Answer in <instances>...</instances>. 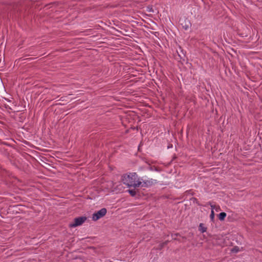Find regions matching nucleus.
<instances>
[{
    "instance_id": "obj_1",
    "label": "nucleus",
    "mask_w": 262,
    "mask_h": 262,
    "mask_svg": "<svg viewBox=\"0 0 262 262\" xmlns=\"http://www.w3.org/2000/svg\"><path fill=\"white\" fill-rule=\"evenodd\" d=\"M121 181L123 184L127 185L128 187H138L142 184V181L138 178V175L136 172L123 174L122 176Z\"/></svg>"
},
{
    "instance_id": "obj_2",
    "label": "nucleus",
    "mask_w": 262,
    "mask_h": 262,
    "mask_svg": "<svg viewBox=\"0 0 262 262\" xmlns=\"http://www.w3.org/2000/svg\"><path fill=\"white\" fill-rule=\"evenodd\" d=\"M107 212V210L105 208H103L97 212H95L93 214V220L94 221H96L98 220L99 219L103 217Z\"/></svg>"
},
{
    "instance_id": "obj_3",
    "label": "nucleus",
    "mask_w": 262,
    "mask_h": 262,
    "mask_svg": "<svg viewBox=\"0 0 262 262\" xmlns=\"http://www.w3.org/2000/svg\"><path fill=\"white\" fill-rule=\"evenodd\" d=\"M86 220L85 216H80L74 219V222L70 225L71 227H75L82 225Z\"/></svg>"
},
{
    "instance_id": "obj_4",
    "label": "nucleus",
    "mask_w": 262,
    "mask_h": 262,
    "mask_svg": "<svg viewBox=\"0 0 262 262\" xmlns=\"http://www.w3.org/2000/svg\"><path fill=\"white\" fill-rule=\"evenodd\" d=\"M142 180L141 186L144 187H147L149 186H150L152 185H154L155 183H156V180H154L152 179H150V180Z\"/></svg>"
},
{
    "instance_id": "obj_5",
    "label": "nucleus",
    "mask_w": 262,
    "mask_h": 262,
    "mask_svg": "<svg viewBox=\"0 0 262 262\" xmlns=\"http://www.w3.org/2000/svg\"><path fill=\"white\" fill-rule=\"evenodd\" d=\"M199 229L202 233H204L206 231L207 228L204 227V225L203 223H201L199 225Z\"/></svg>"
},
{
    "instance_id": "obj_6",
    "label": "nucleus",
    "mask_w": 262,
    "mask_h": 262,
    "mask_svg": "<svg viewBox=\"0 0 262 262\" xmlns=\"http://www.w3.org/2000/svg\"><path fill=\"white\" fill-rule=\"evenodd\" d=\"M226 216V213L225 212H221L219 215V219L220 221H224Z\"/></svg>"
},
{
    "instance_id": "obj_7",
    "label": "nucleus",
    "mask_w": 262,
    "mask_h": 262,
    "mask_svg": "<svg viewBox=\"0 0 262 262\" xmlns=\"http://www.w3.org/2000/svg\"><path fill=\"white\" fill-rule=\"evenodd\" d=\"M169 242V241H166L165 242L160 244L159 246L158 249L161 250L165 245H166Z\"/></svg>"
},
{
    "instance_id": "obj_8",
    "label": "nucleus",
    "mask_w": 262,
    "mask_h": 262,
    "mask_svg": "<svg viewBox=\"0 0 262 262\" xmlns=\"http://www.w3.org/2000/svg\"><path fill=\"white\" fill-rule=\"evenodd\" d=\"M127 191L130 194L131 196H134L136 194V191L135 189H128Z\"/></svg>"
},
{
    "instance_id": "obj_9",
    "label": "nucleus",
    "mask_w": 262,
    "mask_h": 262,
    "mask_svg": "<svg viewBox=\"0 0 262 262\" xmlns=\"http://www.w3.org/2000/svg\"><path fill=\"white\" fill-rule=\"evenodd\" d=\"M232 252L236 253L239 251V248L238 247H234L231 250Z\"/></svg>"
},
{
    "instance_id": "obj_10",
    "label": "nucleus",
    "mask_w": 262,
    "mask_h": 262,
    "mask_svg": "<svg viewBox=\"0 0 262 262\" xmlns=\"http://www.w3.org/2000/svg\"><path fill=\"white\" fill-rule=\"evenodd\" d=\"M210 217V219L211 220V221H213L214 219V213L213 210H211Z\"/></svg>"
},
{
    "instance_id": "obj_11",
    "label": "nucleus",
    "mask_w": 262,
    "mask_h": 262,
    "mask_svg": "<svg viewBox=\"0 0 262 262\" xmlns=\"http://www.w3.org/2000/svg\"><path fill=\"white\" fill-rule=\"evenodd\" d=\"M185 23H187V24H186L185 27V29H187V28H189L190 23L188 20H185Z\"/></svg>"
},
{
    "instance_id": "obj_12",
    "label": "nucleus",
    "mask_w": 262,
    "mask_h": 262,
    "mask_svg": "<svg viewBox=\"0 0 262 262\" xmlns=\"http://www.w3.org/2000/svg\"><path fill=\"white\" fill-rule=\"evenodd\" d=\"M209 204H210V206L211 207L212 210H213V209L215 208L216 206L215 205H212L211 203H209Z\"/></svg>"
},
{
    "instance_id": "obj_13",
    "label": "nucleus",
    "mask_w": 262,
    "mask_h": 262,
    "mask_svg": "<svg viewBox=\"0 0 262 262\" xmlns=\"http://www.w3.org/2000/svg\"><path fill=\"white\" fill-rule=\"evenodd\" d=\"M215 209L216 211H218L219 210H221L220 207L219 206H216Z\"/></svg>"
}]
</instances>
